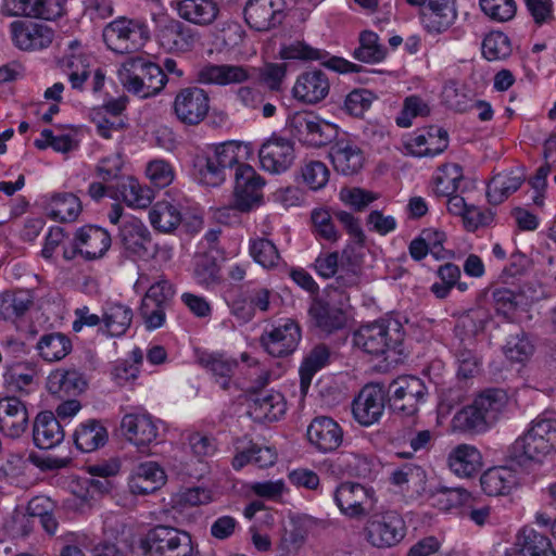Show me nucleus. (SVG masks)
Listing matches in <instances>:
<instances>
[{
  "mask_svg": "<svg viewBox=\"0 0 556 556\" xmlns=\"http://www.w3.org/2000/svg\"><path fill=\"white\" fill-rule=\"evenodd\" d=\"M123 437L138 447L148 446L159 434V427L149 414H126L121 421Z\"/></svg>",
  "mask_w": 556,
  "mask_h": 556,
  "instance_id": "22",
  "label": "nucleus"
},
{
  "mask_svg": "<svg viewBox=\"0 0 556 556\" xmlns=\"http://www.w3.org/2000/svg\"><path fill=\"white\" fill-rule=\"evenodd\" d=\"M86 387L87 381L84 375L75 368L55 369L49 375L47 381V388L52 394H78L81 393Z\"/></svg>",
  "mask_w": 556,
  "mask_h": 556,
  "instance_id": "39",
  "label": "nucleus"
},
{
  "mask_svg": "<svg viewBox=\"0 0 556 556\" xmlns=\"http://www.w3.org/2000/svg\"><path fill=\"white\" fill-rule=\"evenodd\" d=\"M442 101L451 110L459 113L471 109V100L465 92L464 86L456 80H448L443 86Z\"/></svg>",
  "mask_w": 556,
  "mask_h": 556,
  "instance_id": "56",
  "label": "nucleus"
},
{
  "mask_svg": "<svg viewBox=\"0 0 556 556\" xmlns=\"http://www.w3.org/2000/svg\"><path fill=\"white\" fill-rule=\"evenodd\" d=\"M387 392L381 383L366 384L352 403L354 419L362 426L369 427L378 422L383 414Z\"/></svg>",
  "mask_w": 556,
  "mask_h": 556,
  "instance_id": "12",
  "label": "nucleus"
},
{
  "mask_svg": "<svg viewBox=\"0 0 556 556\" xmlns=\"http://www.w3.org/2000/svg\"><path fill=\"white\" fill-rule=\"evenodd\" d=\"M456 16L454 0H428L427 8L421 13L425 28L434 34L445 31Z\"/></svg>",
  "mask_w": 556,
  "mask_h": 556,
  "instance_id": "32",
  "label": "nucleus"
},
{
  "mask_svg": "<svg viewBox=\"0 0 556 556\" xmlns=\"http://www.w3.org/2000/svg\"><path fill=\"white\" fill-rule=\"evenodd\" d=\"M480 483L486 495L498 496L509 493L516 485L517 478L508 467H494L481 476Z\"/></svg>",
  "mask_w": 556,
  "mask_h": 556,
  "instance_id": "41",
  "label": "nucleus"
},
{
  "mask_svg": "<svg viewBox=\"0 0 556 556\" xmlns=\"http://www.w3.org/2000/svg\"><path fill=\"white\" fill-rule=\"evenodd\" d=\"M11 38L16 48L35 51L48 48L54 38V31L45 24L30 21H14L10 24Z\"/></svg>",
  "mask_w": 556,
  "mask_h": 556,
  "instance_id": "16",
  "label": "nucleus"
},
{
  "mask_svg": "<svg viewBox=\"0 0 556 556\" xmlns=\"http://www.w3.org/2000/svg\"><path fill=\"white\" fill-rule=\"evenodd\" d=\"M329 357V349L324 344H319L316 345L304 358L300 367V383L302 393L305 394L307 392L314 375L328 364Z\"/></svg>",
  "mask_w": 556,
  "mask_h": 556,
  "instance_id": "46",
  "label": "nucleus"
},
{
  "mask_svg": "<svg viewBox=\"0 0 556 556\" xmlns=\"http://www.w3.org/2000/svg\"><path fill=\"white\" fill-rule=\"evenodd\" d=\"M102 38L115 53H135L146 46L150 31L143 21L119 16L104 26Z\"/></svg>",
  "mask_w": 556,
  "mask_h": 556,
  "instance_id": "5",
  "label": "nucleus"
},
{
  "mask_svg": "<svg viewBox=\"0 0 556 556\" xmlns=\"http://www.w3.org/2000/svg\"><path fill=\"white\" fill-rule=\"evenodd\" d=\"M132 316L131 308L126 305L121 303L108 304L102 315L104 332L111 337L123 336L130 327Z\"/></svg>",
  "mask_w": 556,
  "mask_h": 556,
  "instance_id": "45",
  "label": "nucleus"
},
{
  "mask_svg": "<svg viewBox=\"0 0 556 556\" xmlns=\"http://www.w3.org/2000/svg\"><path fill=\"white\" fill-rule=\"evenodd\" d=\"M480 7L485 15L496 22L511 20L517 9L514 0H480Z\"/></svg>",
  "mask_w": 556,
  "mask_h": 556,
  "instance_id": "64",
  "label": "nucleus"
},
{
  "mask_svg": "<svg viewBox=\"0 0 556 556\" xmlns=\"http://www.w3.org/2000/svg\"><path fill=\"white\" fill-rule=\"evenodd\" d=\"M66 0H28V17L54 21L65 13Z\"/></svg>",
  "mask_w": 556,
  "mask_h": 556,
  "instance_id": "59",
  "label": "nucleus"
},
{
  "mask_svg": "<svg viewBox=\"0 0 556 556\" xmlns=\"http://www.w3.org/2000/svg\"><path fill=\"white\" fill-rule=\"evenodd\" d=\"M287 128L301 143L320 148L331 143L338 136V127L313 112H295L287 119Z\"/></svg>",
  "mask_w": 556,
  "mask_h": 556,
  "instance_id": "6",
  "label": "nucleus"
},
{
  "mask_svg": "<svg viewBox=\"0 0 556 556\" xmlns=\"http://www.w3.org/2000/svg\"><path fill=\"white\" fill-rule=\"evenodd\" d=\"M151 225L161 232H170L181 223V214L176 205L161 201L153 205L149 213Z\"/></svg>",
  "mask_w": 556,
  "mask_h": 556,
  "instance_id": "47",
  "label": "nucleus"
},
{
  "mask_svg": "<svg viewBox=\"0 0 556 556\" xmlns=\"http://www.w3.org/2000/svg\"><path fill=\"white\" fill-rule=\"evenodd\" d=\"M506 404V394L490 389L479 394L472 404L464 407L453 418L455 429L464 432H483L493 425Z\"/></svg>",
  "mask_w": 556,
  "mask_h": 556,
  "instance_id": "2",
  "label": "nucleus"
},
{
  "mask_svg": "<svg viewBox=\"0 0 556 556\" xmlns=\"http://www.w3.org/2000/svg\"><path fill=\"white\" fill-rule=\"evenodd\" d=\"M278 0H248L243 15L247 24L257 31H267L280 23Z\"/></svg>",
  "mask_w": 556,
  "mask_h": 556,
  "instance_id": "26",
  "label": "nucleus"
},
{
  "mask_svg": "<svg viewBox=\"0 0 556 556\" xmlns=\"http://www.w3.org/2000/svg\"><path fill=\"white\" fill-rule=\"evenodd\" d=\"M394 485L413 489L417 493L426 492L427 473L425 469L416 464L409 463L395 469L390 478Z\"/></svg>",
  "mask_w": 556,
  "mask_h": 556,
  "instance_id": "49",
  "label": "nucleus"
},
{
  "mask_svg": "<svg viewBox=\"0 0 556 556\" xmlns=\"http://www.w3.org/2000/svg\"><path fill=\"white\" fill-rule=\"evenodd\" d=\"M108 439L109 434L106 428L101 421L96 419H89L80 424L73 434L77 450L84 453L93 452L104 446Z\"/></svg>",
  "mask_w": 556,
  "mask_h": 556,
  "instance_id": "37",
  "label": "nucleus"
},
{
  "mask_svg": "<svg viewBox=\"0 0 556 556\" xmlns=\"http://www.w3.org/2000/svg\"><path fill=\"white\" fill-rule=\"evenodd\" d=\"M334 502L342 514L355 518L367 514L370 492L364 485L354 482L341 483L334 492Z\"/></svg>",
  "mask_w": 556,
  "mask_h": 556,
  "instance_id": "24",
  "label": "nucleus"
},
{
  "mask_svg": "<svg viewBox=\"0 0 556 556\" xmlns=\"http://www.w3.org/2000/svg\"><path fill=\"white\" fill-rule=\"evenodd\" d=\"M117 240L129 256L149 258L157 252V247L153 243L149 229L137 218L122 222Z\"/></svg>",
  "mask_w": 556,
  "mask_h": 556,
  "instance_id": "13",
  "label": "nucleus"
},
{
  "mask_svg": "<svg viewBox=\"0 0 556 556\" xmlns=\"http://www.w3.org/2000/svg\"><path fill=\"white\" fill-rule=\"evenodd\" d=\"M334 169L343 175H353L363 167L364 155L362 150L352 141L339 140L329 152Z\"/></svg>",
  "mask_w": 556,
  "mask_h": 556,
  "instance_id": "33",
  "label": "nucleus"
},
{
  "mask_svg": "<svg viewBox=\"0 0 556 556\" xmlns=\"http://www.w3.org/2000/svg\"><path fill=\"white\" fill-rule=\"evenodd\" d=\"M306 437L315 450L320 453H330L342 444L343 430L331 417L318 416L308 425Z\"/></svg>",
  "mask_w": 556,
  "mask_h": 556,
  "instance_id": "19",
  "label": "nucleus"
},
{
  "mask_svg": "<svg viewBox=\"0 0 556 556\" xmlns=\"http://www.w3.org/2000/svg\"><path fill=\"white\" fill-rule=\"evenodd\" d=\"M109 197L122 200L128 206L142 208L150 205L154 194L150 188L142 187L136 178L126 176L117 184L109 185Z\"/></svg>",
  "mask_w": 556,
  "mask_h": 556,
  "instance_id": "30",
  "label": "nucleus"
},
{
  "mask_svg": "<svg viewBox=\"0 0 556 556\" xmlns=\"http://www.w3.org/2000/svg\"><path fill=\"white\" fill-rule=\"evenodd\" d=\"M157 38L170 52H189L200 40L199 33L179 20L170 18L160 26Z\"/></svg>",
  "mask_w": 556,
  "mask_h": 556,
  "instance_id": "21",
  "label": "nucleus"
},
{
  "mask_svg": "<svg viewBox=\"0 0 556 556\" xmlns=\"http://www.w3.org/2000/svg\"><path fill=\"white\" fill-rule=\"evenodd\" d=\"M260 163L263 169L280 174L291 167L295 159L294 147L289 139L271 136L258 151Z\"/></svg>",
  "mask_w": 556,
  "mask_h": 556,
  "instance_id": "17",
  "label": "nucleus"
},
{
  "mask_svg": "<svg viewBox=\"0 0 556 556\" xmlns=\"http://www.w3.org/2000/svg\"><path fill=\"white\" fill-rule=\"evenodd\" d=\"M199 363L212 372L216 378V382H218L224 390L229 389L231 377L238 367L237 359L227 357L224 354L211 353L203 354L199 358Z\"/></svg>",
  "mask_w": 556,
  "mask_h": 556,
  "instance_id": "44",
  "label": "nucleus"
},
{
  "mask_svg": "<svg viewBox=\"0 0 556 556\" xmlns=\"http://www.w3.org/2000/svg\"><path fill=\"white\" fill-rule=\"evenodd\" d=\"M477 325L469 317L462 318L455 327L456 342L454 354L458 364L457 377L468 379L472 377L479 367L477 354Z\"/></svg>",
  "mask_w": 556,
  "mask_h": 556,
  "instance_id": "9",
  "label": "nucleus"
},
{
  "mask_svg": "<svg viewBox=\"0 0 556 556\" xmlns=\"http://www.w3.org/2000/svg\"><path fill=\"white\" fill-rule=\"evenodd\" d=\"M193 174L203 185L217 187L226 176L210 152L197 154L193 159Z\"/></svg>",
  "mask_w": 556,
  "mask_h": 556,
  "instance_id": "48",
  "label": "nucleus"
},
{
  "mask_svg": "<svg viewBox=\"0 0 556 556\" xmlns=\"http://www.w3.org/2000/svg\"><path fill=\"white\" fill-rule=\"evenodd\" d=\"M328 55V52L313 48L304 41H295L280 50V56L285 60L320 61L327 68L341 74L358 73L363 68L339 56H331L326 61Z\"/></svg>",
  "mask_w": 556,
  "mask_h": 556,
  "instance_id": "15",
  "label": "nucleus"
},
{
  "mask_svg": "<svg viewBox=\"0 0 556 556\" xmlns=\"http://www.w3.org/2000/svg\"><path fill=\"white\" fill-rule=\"evenodd\" d=\"M463 179V168L458 164L445 166L442 173L435 177L434 192L440 197H448L454 194Z\"/></svg>",
  "mask_w": 556,
  "mask_h": 556,
  "instance_id": "57",
  "label": "nucleus"
},
{
  "mask_svg": "<svg viewBox=\"0 0 556 556\" xmlns=\"http://www.w3.org/2000/svg\"><path fill=\"white\" fill-rule=\"evenodd\" d=\"M469 494L462 488H440L431 493L432 505L441 510H450L462 505Z\"/></svg>",
  "mask_w": 556,
  "mask_h": 556,
  "instance_id": "60",
  "label": "nucleus"
},
{
  "mask_svg": "<svg viewBox=\"0 0 556 556\" xmlns=\"http://www.w3.org/2000/svg\"><path fill=\"white\" fill-rule=\"evenodd\" d=\"M49 205L50 215L61 222L75 220L81 211L80 200L73 193L54 194Z\"/></svg>",
  "mask_w": 556,
  "mask_h": 556,
  "instance_id": "50",
  "label": "nucleus"
},
{
  "mask_svg": "<svg viewBox=\"0 0 556 556\" xmlns=\"http://www.w3.org/2000/svg\"><path fill=\"white\" fill-rule=\"evenodd\" d=\"M482 54L489 61L505 59L510 54L508 37L502 33L488 35L482 41Z\"/></svg>",
  "mask_w": 556,
  "mask_h": 556,
  "instance_id": "62",
  "label": "nucleus"
},
{
  "mask_svg": "<svg viewBox=\"0 0 556 556\" xmlns=\"http://www.w3.org/2000/svg\"><path fill=\"white\" fill-rule=\"evenodd\" d=\"M519 556H556L551 540L531 527H523L515 542Z\"/></svg>",
  "mask_w": 556,
  "mask_h": 556,
  "instance_id": "36",
  "label": "nucleus"
},
{
  "mask_svg": "<svg viewBox=\"0 0 556 556\" xmlns=\"http://www.w3.org/2000/svg\"><path fill=\"white\" fill-rule=\"evenodd\" d=\"M121 80L127 91L147 99L157 94L167 81L163 68L142 56L130 58L124 64Z\"/></svg>",
  "mask_w": 556,
  "mask_h": 556,
  "instance_id": "4",
  "label": "nucleus"
},
{
  "mask_svg": "<svg viewBox=\"0 0 556 556\" xmlns=\"http://www.w3.org/2000/svg\"><path fill=\"white\" fill-rule=\"evenodd\" d=\"M40 357L46 362H59L72 351L71 339L62 332L46 333L40 337L36 345Z\"/></svg>",
  "mask_w": 556,
  "mask_h": 556,
  "instance_id": "42",
  "label": "nucleus"
},
{
  "mask_svg": "<svg viewBox=\"0 0 556 556\" xmlns=\"http://www.w3.org/2000/svg\"><path fill=\"white\" fill-rule=\"evenodd\" d=\"M525 173L510 172L507 174H497L489 182L486 197L489 203L497 205L503 203L511 193L517 191L525 181Z\"/></svg>",
  "mask_w": 556,
  "mask_h": 556,
  "instance_id": "40",
  "label": "nucleus"
},
{
  "mask_svg": "<svg viewBox=\"0 0 556 556\" xmlns=\"http://www.w3.org/2000/svg\"><path fill=\"white\" fill-rule=\"evenodd\" d=\"M503 349L507 358L518 363L528 359L534 351V346L526 333L518 329L509 334Z\"/></svg>",
  "mask_w": 556,
  "mask_h": 556,
  "instance_id": "55",
  "label": "nucleus"
},
{
  "mask_svg": "<svg viewBox=\"0 0 556 556\" xmlns=\"http://www.w3.org/2000/svg\"><path fill=\"white\" fill-rule=\"evenodd\" d=\"M250 77L248 67L233 64L206 63L195 74V80L199 84L217 86L242 84Z\"/></svg>",
  "mask_w": 556,
  "mask_h": 556,
  "instance_id": "23",
  "label": "nucleus"
},
{
  "mask_svg": "<svg viewBox=\"0 0 556 556\" xmlns=\"http://www.w3.org/2000/svg\"><path fill=\"white\" fill-rule=\"evenodd\" d=\"M250 254L264 268L277 266L280 258L274 242L265 238H257L251 241Z\"/></svg>",
  "mask_w": 556,
  "mask_h": 556,
  "instance_id": "58",
  "label": "nucleus"
},
{
  "mask_svg": "<svg viewBox=\"0 0 556 556\" xmlns=\"http://www.w3.org/2000/svg\"><path fill=\"white\" fill-rule=\"evenodd\" d=\"M65 432L58 417L49 410L37 415L33 427L34 444L41 450H49L63 442Z\"/></svg>",
  "mask_w": 556,
  "mask_h": 556,
  "instance_id": "29",
  "label": "nucleus"
},
{
  "mask_svg": "<svg viewBox=\"0 0 556 556\" xmlns=\"http://www.w3.org/2000/svg\"><path fill=\"white\" fill-rule=\"evenodd\" d=\"M31 304L33 298L27 291L5 292L0 300V312L4 318L21 317Z\"/></svg>",
  "mask_w": 556,
  "mask_h": 556,
  "instance_id": "54",
  "label": "nucleus"
},
{
  "mask_svg": "<svg viewBox=\"0 0 556 556\" xmlns=\"http://www.w3.org/2000/svg\"><path fill=\"white\" fill-rule=\"evenodd\" d=\"M78 244L86 260L102 257L111 247L112 239L108 230L94 225H86L76 230Z\"/></svg>",
  "mask_w": 556,
  "mask_h": 556,
  "instance_id": "34",
  "label": "nucleus"
},
{
  "mask_svg": "<svg viewBox=\"0 0 556 556\" xmlns=\"http://www.w3.org/2000/svg\"><path fill=\"white\" fill-rule=\"evenodd\" d=\"M287 409L285 396L277 391L258 393L249 402V415L257 422H273L282 417Z\"/></svg>",
  "mask_w": 556,
  "mask_h": 556,
  "instance_id": "28",
  "label": "nucleus"
},
{
  "mask_svg": "<svg viewBox=\"0 0 556 556\" xmlns=\"http://www.w3.org/2000/svg\"><path fill=\"white\" fill-rule=\"evenodd\" d=\"M28 426L25 405L15 396L0 400V431L10 438H20Z\"/></svg>",
  "mask_w": 556,
  "mask_h": 556,
  "instance_id": "27",
  "label": "nucleus"
},
{
  "mask_svg": "<svg viewBox=\"0 0 556 556\" xmlns=\"http://www.w3.org/2000/svg\"><path fill=\"white\" fill-rule=\"evenodd\" d=\"M367 539L371 545L386 548L400 543L406 533L403 518L394 510L374 515L366 526Z\"/></svg>",
  "mask_w": 556,
  "mask_h": 556,
  "instance_id": "11",
  "label": "nucleus"
},
{
  "mask_svg": "<svg viewBox=\"0 0 556 556\" xmlns=\"http://www.w3.org/2000/svg\"><path fill=\"white\" fill-rule=\"evenodd\" d=\"M301 175L304 182L312 190L324 188L329 180V169L320 161H309L301 167Z\"/></svg>",
  "mask_w": 556,
  "mask_h": 556,
  "instance_id": "63",
  "label": "nucleus"
},
{
  "mask_svg": "<svg viewBox=\"0 0 556 556\" xmlns=\"http://www.w3.org/2000/svg\"><path fill=\"white\" fill-rule=\"evenodd\" d=\"M176 10L181 20L198 26L212 25L220 12L216 0H178Z\"/></svg>",
  "mask_w": 556,
  "mask_h": 556,
  "instance_id": "31",
  "label": "nucleus"
},
{
  "mask_svg": "<svg viewBox=\"0 0 556 556\" xmlns=\"http://www.w3.org/2000/svg\"><path fill=\"white\" fill-rule=\"evenodd\" d=\"M197 282L207 289L220 283L219 266L212 252H205L198 256L194 267Z\"/></svg>",
  "mask_w": 556,
  "mask_h": 556,
  "instance_id": "51",
  "label": "nucleus"
},
{
  "mask_svg": "<svg viewBox=\"0 0 556 556\" xmlns=\"http://www.w3.org/2000/svg\"><path fill=\"white\" fill-rule=\"evenodd\" d=\"M376 33L365 30L359 36V47L353 52L354 59L365 63H377L384 59L386 51L378 42Z\"/></svg>",
  "mask_w": 556,
  "mask_h": 556,
  "instance_id": "52",
  "label": "nucleus"
},
{
  "mask_svg": "<svg viewBox=\"0 0 556 556\" xmlns=\"http://www.w3.org/2000/svg\"><path fill=\"white\" fill-rule=\"evenodd\" d=\"M143 546L150 556H193L194 545L191 535L178 528L156 526L151 529Z\"/></svg>",
  "mask_w": 556,
  "mask_h": 556,
  "instance_id": "7",
  "label": "nucleus"
},
{
  "mask_svg": "<svg viewBox=\"0 0 556 556\" xmlns=\"http://www.w3.org/2000/svg\"><path fill=\"white\" fill-rule=\"evenodd\" d=\"M167 480L165 470L155 462L141 463L135 467L128 479L132 494L147 495L160 490Z\"/></svg>",
  "mask_w": 556,
  "mask_h": 556,
  "instance_id": "25",
  "label": "nucleus"
},
{
  "mask_svg": "<svg viewBox=\"0 0 556 556\" xmlns=\"http://www.w3.org/2000/svg\"><path fill=\"white\" fill-rule=\"evenodd\" d=\"M265 180L249 164H241L235 169V194L232 207L241 213H249L263 203Z\"/></svg>",
  "mask_w": 556,
  "mask_h": 556,
  "instance_id": "10",
  "label": "nucleus"
},
{
  "mask_svg": "<svg viewBox=\"0 0 556 556\" xmlns=\"http://www.w3.org/2000/svg\"><path fill=\"white\" fill-rule=\"evenodd\" d=\"M333 466L341 475L367 478L372 470V460L365 454L343 451L334 458Z\"/></svg>",
  "mask_w": 556,
  "mask_h": 556,
  "instance_id": "43",
  "label": "nucleus"
},
{
  "mask_svg": "<svg viewBox=\"0 0 556 556\" xmlns=\"http://www.w3.org/2000/svg\"><path fill=\"white\" fill-rule=\"evenodd\" d=\"M404 332L397 321H377L359 327L352 337L353 345L374 356L402 354Z\"/></svg>",
  "mask_w": 556,
  "mask_h": 556,
  "instance_id": "3",
  "label": "nucleus"
},
{
  "mask_svg": "<svg viewBox=\"0 0 556 556\" xmlns=\"http://www.w3.org/2000/svg\"><path fill=\"white\" fill-rule=\"evenodd\" d=\"M556 453V419L536 418L530 428L510 444L506 460L519 467L541 464L548 455Z\"/></svg>",
  "mask_w": 556,
  "mask_h": 556,
  "instance_id": "1",
  "label": "nucleus"
},
{
  "mask_svg": "<svg viewBox=\"0 0 556 556\" xmlns=\"http://www.w3.org/2000/svg\"><path fill=\"white\" fill-rule=\"evenodd\" d=\"M330 80L327 74L318 68L300 74L292 88L293 98L307 105L321 102L329 94Z\"/></svg>",
  "mask_w": 556,
  "mask_h": 556,
  "instance_id": "18",
  "label": "nucleus"
},
{
  "mask_svg": "<svg viewBox=\"0 0 556 556\" xmlns=\"http://www.w3.org/2000/svg\"><path fill=\"white\" fill-rule=\"evenodd\" d=\"M300 339V326L293 320H288L270 331H265L261 336L260 342L268 354L274 357H283L296 349Z\"/></svg>",
  "mask_w": 556,
  "mask_h": 556,
  "instance_id": "20",
  "label": "nucleus"
},
{
  "mask_svg": "<svg viewBox=\"0 0 556 556\" xmlns=\"http://www.w3.org/2000/svg\"><path fill=\"white\" fill-rule=\"evenodd\" d=\"M387 392L390 408L404 416H414L419 405L426 402L428 389L416 376H401L394 379Z\"/></svg>",
  "mask_w": 556,
  "mask_h": 556,
  "instance_id": "8",
  "label": "nucleus"
},
{
  "mask_svg": "<svg viewBox=\"0 0 556 556\" xmlns=\"http://www.w3.org/2000/svg\"><path fill=\"white\" fill-rule=\"evenodd\" d=\"M208 110V94L199 87L184 88L175 97L174 113L186 125L200 124L207 115Z\"/></svg>",
  "mask_w": 556,
  "mask_h": 556,
  "instance_id": "14",
  "label": "nucleus"
},
{
  "mask_svg": "<svg viewBox=\"0 0 556 556\" xmlns=\"http://www.w3.org/2000/svg\"><path fill=\"white\" fill-rule=\"evenodd\" d=\"M450 469L458 477L469 478L478 473L482 467V456L472 445L459 444L450 453Z\"/></svg>",
  "mask_w": 556,
  "mask_h": 556,
  "instance_id": "35",
  "label": "nucleus"
},
{
  "mask_svg": "<svg viewBox=\"0 0 556 556\" xmlns=\"http://www.w3.org/2000/svg\"><path fill=\"white\" fill-rule=\"evenodd\" d=\"M376 99L377 96L368 89H355L345 97L342 109L349 115L361 117Z\"/></svg>",
  "mask_w": 556,
  "mask_h": 556,
  "instance_id": "61",
  "label": "nucleus"
},
{
  "mask_svg": "<svg viewBox=\"0 0 556 556\" xmlns=\"http://www.w3.org/2000/svg\"><path fill=\"white\" fill-rule=\"evenodd\" d=\"M245 150L241 143L236 141H227L216 146L210 153L214 157L217 165L223 169L225 176L227 172H231L236 166L241 165L240 153Z\"/></svg>",
  "mask_w": 556,
  "mask_h": 556,
  "instance_id": "53",
  "label": "nucleus"
},
{
  "mask_svg": "<svg viewBox=\"0 0 556 556\" xmlns=\"http://www.w3.org/2000/svg\"><path fill=\"white\" fill-rule=\"evenodd\" d=\"M308 314L314 325L328 334L342 329L346 323L345 314L341 308L320 300H315L312 303Z\"/></svg>",
  "mask_w": 556,
  "mask_h": 556,
  "instance_id": "38",
  "label": "nucleus"
}]
</instances>
